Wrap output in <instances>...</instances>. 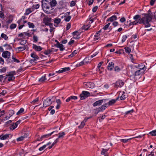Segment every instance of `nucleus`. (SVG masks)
<instances>
[{"instance_id": "473e14b6", "label": "nucleus", "mask_w": 156, "mask_h": 156, "mask_svg": "<svg viewBox=\"0 0 156 156\" xmlns=\"http://www.w3.org/2000/svg\"><path fill=\"white\" fill-rule=\"evenodd\" d=\"M14 111L13 110H10L9 112V116L8 117V118H10L11 116H12L14 114Z\"/></svg>"}, {"instance_id": "6e6d98bb", "label": "nucleus", "mask_w": 156, "mask_h": 156, "mask_svg": "<svg viewBox=\"0 0 156 156\" xmlns=\"http://www.w3.org/2000/svg\"><path fill=\"white\" fill-rule=\"evenodd\" d=\"M134 112V110L132 109L130 111H128L125 112L126 115H127L128 114H131L132 113Z\"/></svg>"}, {"instance_id": "052dcab7", "label": "nucleus", "mask_w": 156, "mask_h": 156, "mask_svg": "<svg viewBox=\"0 0 156 156\" xmlns=\"http://www.w3.org/2000/svg\"><path fill=\"white\" fill-rule=\"evenodd\" d=\"M46 147V145H43V146L40 147L39 149V150L40 151H42Z\"/></svg>"}, {"instance_id": "a18cd8bd", "label": "nucleus", "mask_w": 156, "mask_h": 156, "mask_svg": "<svg viewBox=\"0 0 156 156\" xmlns=\"http://www.w3.org/2000/svg\"><path fill=\"white\" fill-rule=\"evenodd\" d=\"M149 133L153 136H156V130L150 132Z\"/></svg>"}, {"instance_id": "c9c22d12", "label": "nucleus", "mask_w": 156, "mask_h": 156, "mask_svg": "<svg viewBox=\"0 0 156 156\" xmlns=\"http://www.w3.org/2000/svg\"><path fill=\"white\" fill-rule=\"evenodd\" d=\"M24 111V109L23 108H21L20 110L16 113V115H19L21 114Z\"/></svg>"}, {"instance_id": "20e7f679", "label": "nucleus", "mask_w": 156, "mask_h": 156, "mask_svg": "<svg viewBox=\"0 0 156 156\" xmlns=\"http://www.w3.org/2000/svg\"><path fill=\"white\" fill-rule=\"evenodd\" d=\"M16 74L15 71H12L9 73L6 76H8V80L9 81H12L15 79V77L13 76Z\"/></svg>"}, {"instance_id": "3c124183", "label": "nucleus", "mask_w": 156, "mask_h": 156, "mask_svg": "<svg viewBox=\"0 0 156 156\" xmlns=\"http://www.w3.org/2000/svg\"><path fill=\"white\" fill-rule=\"evenodd\" d=\"M127 36L126 35H124L122 37V42L123 43V42H124L125 41H126V38H127Z\"/></svg>"}, {"instance_id": "4468645a", "label": "nucleus", "mask_w": 156, "mask_h": 156, "mask_svg": "<svg viewBox=\"0 0 156 156\" xmlns=\"http://www.w3.org/2000/svg\"><path fill=\"white\" fill-rule=\"evenodd\" d=\"M103 102V100H100L95 102L93 104V106L95 107L98 105H101Z\"/></svg>"}, {"instance_id": "e433bc0d", "label": "nucleus", "mask_w": 156, "mask_h": 156, "mask_svg": "<svg viewBox=\"0 0 156 156\" xmlns=\"http://www.w3.org/2000/svg\"><path fill=\"white\" fill-rule=\"evenodd\" d=\"M103 63V62H101L99 63L98 65V66L97 68V71H99L100 70V67Z\"/></svg>"}, {"instance_id": "6ab92c4d", "label": "nucleus", "mask_w": 156, "mask_h": 156, "mask_svg": "<svg viewBox=\"0 0 156 156\" xmlns=\"http://www.w3.org/2000/svg\"><path fill=\"white\" fill-rule=\"evenodd\" d=\"M141 21L140 19L139 20H135L134 21L132 22H130L129 24V26H131L133 25H137L138 23L139 24H141L140 23V22Z\"/></svg>"}, {"instance_id": "09e8293b", "label": "nucleus", "mask_w": 156, "mask_h": 156, "mask_svg": "<svg viewBox=\"0 0 156 156\" xmlns=\"http://www.w3.org/2000/svg\"><path fill=\"white\" fill-rule=\"evenodd\" d=\"M60 19H56L54 20V22L57 24H59L61 21Z\"/></svg>"}, {"instance_id": "de8ad7c7", "label": "nucleus", "mask_w": 156, "mask_h": 156, "mask_svg": "<svg viewBox=\"0 0 156 156\" xmlns=\"http://www.w3.org/2000/svg\"><path fill=\"white\" fill-rule=\"evenodd\" d=\"M114 70L116 72H119L121 70V69L118 66H116L114 68Z\"/></svg>"}, {"instance_id": "603ef678", "label": "nucleus", "mask_w": 156, "mask_h": 156, "mask_svg": "<svg viewBox=\"0 0 156 156\" xmlns=\"http://www.w3.org/2000/svg\"><path fill=\"white\" fill-rule=\"evenodd\" d=\"M51 52V50H48L45 51L43 52V53L45 55H47L50 54Z\"/></svg>"}, {"instance_id": "a878e982", "label": "nucleus", "mask_w": 156, "mask_h": 156, "mask_svg": "<svg viewBox=\"0 0 156 156\" xmlns=\"http://www.w3.org/2000/svg\"><path fill=\"white\" fill-rule=\"evenodd\" d=\"M51 7L55 6L57 4V2L55 0H52L49 3Z\"/></svg>"}, {"instance_id": "bb28decb", "label": "nucleus", "mask_w": 156, "mask_h": 156, "mask_svg": "<svg viewBox=\"0 0 156 156\" xmlns=\"http://www.w3.org/2000/svg\"><path fill=\"white\" fill-rule=\"evenodd\" d=\"M28 48V46L27 45H25L22 47H20L16 48V49H20V51H23Z\"/></svg>"}, {"instance_id": "0e129e2a", "label": "nucleus", "mask_w": 156, "mask_h": 156, "mask_svg": "<svg viewBox=\"0 0 156 156\" xmlns=\"http://www.w3.org/2000/svg\"><path fill=\"white\" fill-rule=\"evenodd\" d=\"M126 98L125 96L123 94H122V95L120 97V99L121 100H124Z\"/></svg>"}, {"instance_id": "7c9ffc66", "label": "nucleus", "mask_w": 156, "mask_h": 156, "mask_svg": "<svg viewBox=\"0 0 156 156\" xmlns=\"http://www.w3.org/2000/svg\"><path fill=\"white\" fill-rule=\"evenodd\" d=\"M77 52H78V51H77L76 50H74L73 52H72V53H71V55H69V58L72 57L73 56L75 55H76L77 54Z\"/></svg>"}, {"instance_id": "c756f323", "label": "nucleus", "mask_w": 156, "mask_h": 156, "mask_svg": "<svg viewBox=\"0 0 156 156\" xmlns=\"http://www.w3.org/2000/svg\"><path fill=\"white\" fill-rule=\"evenodd\" d=\"M46 80V78H45V76H42L41 78L39 79V81L41 83H42Z\"/></svg>"}, {"instance_id": "2f4dec72", "label": "nucleus", "mask_w": 156, "mask_h": 156, "mask_svg": "<svg viewBox=\"0 0 156 156\" xmlns=\"http://www.w3.org/2000/svg\"><path fill=\"white\" fill-rule=\"evenodd\" d=\"M3 46L6 47V49L7 50H10L12 48L11 46L9 44H5L3 45Z\"/></svg>"}, {"instance_id": "c85d7f7f", "label": "nucleus", "mask_w": 156, "mask_h": 156, "mask_svg": "<svg viewBox=\"0 0 156 156\" xmlns=\"http://www.w3.org/2000/svg\"><path fill=\"white\" fill-rule=\"evenodd\" d=\"M16 125L14 123H13L9 127V128L11 130H13L14 129H15L16 128Z\"/></svg>"}, {"instance_id": "338daca9", "label": "nucleus", "mask_w": 156, "mask_h": 156, "mask_svg": "<svg viewBox=\"0 0 156 156\" xmlns=\"http://www.w3.org/2000/svg\"><path fill=\"white\" fill-rule=\"evenodd\" d=\"M99 38V37L98 34L97 35H95L94 38V41H96L98 40Z\"/></svg>"}, {"instance_id": "ddd939ff", "label": "nucleus", "mask_w": 156, "mask_h": 156, "mask_svg": "<svg viewBox=\"0 0 156 156\" xmlns=\"http://www.w3.org/2000/svg\"><path fill=\"white\" fill-rule=\"evenodd\" d=\"M57 43L56 44V47L58 48H60V50L61 51H63L65 50V48L63 47V45L61 44H60L58 41H57Z\"/></svg>"}, {"instance_id": "9b49d317", "label": "nucleus", "mask_w": 156, "mask_h": 156, "mask_svg": "<svg viewBox=\"0 0 156 156\" xmlns=\"http://www.w3.org/2000/svg\"><path fill=\"white\" fill-rule=\"evenodd\" d=\"M28 134L27 133L24 134L23 135L21 136L18 137L16 139V140L17 142L22 141L24 140L25 138H27L28 136Z\"/></svg>"}, {"instance_id": "4d7b16f0", "label": "nucleus", "mask_w": 156, "mask_h": 156, "mask_svg": "<svg viewBox=\"0 0 156 156\" xmlns=\"http://www.w3.org/2000/svg\"><path fill=\"white\" fill-rule=\"evenodd\" d=\"M110 24V23H108L107 25H105L103 28L105 30H107L108 29V27Z\"/></svg>"}, {"instance_id": "13d9d810", "label": "nucleus", "mask_w": 156, "mask_h": 156, "mask_svg": "<svg viewBox=\"0 0 156 156\" xmlns=\"http://www.w3.org/2000/svg\"><path fill=\"white\" fill-rule=\"evenodd\" d=\"M4 59L2 57H0V63L2 65L4 64Z\"/></svg>"}, {"instance_id": "8fccbe9b", "label": "nucleus", "mask_w": 156, "mask_h": 156, "mask_svg": "<svg viewBox=\"0 0 156 156\" xmlns=\"http://www.w3.org/2000/svg\"><path fill=\"white\" fill-rule=\"evenodd\" d=\"M33 39L34 42H37L38 41V38L37 36L34 35L33 37Z\"/></svg>"}, {"instance_id": "dca6fc26", "label": "nucleus", "mask_w": 156, "mask_h": 156, "mask_svg": "<svg viewBox=\"0 0 156 156\" xmlns=\"http://www.w3.org/2000/svg\"><path fill=\"white\" fill-rule=\"evenodd\" d=\"M73 38L74 39H78L80 37V34L77 31H75L73 33Z\"/></svg>"}, {"instance_id": "423d86ee", "label": "nucleus", "mask_w": 156, "mask_h": 156, "mask_svg": "<svg viewBox=\"0 0 156 156\" xmlns=\"http://www.w3.org/2000/svg\"><path fill=\"white\" fill-rule=\"evenodd\" d=\"M136 66L139 69L142 70V73H144L146 69V67H145V66L142 63L137 65Z\"/></svg>"}, {"instance_id": "f8f14e48", "label": "nucleus", "mask_w": 156, "mask_h": 156, "mask_svg": "<svg viewBox=\"0 0 156 156\" xmlns=\"http://www.w3.org/2000/svg\"><path fill=\"white\" fill-rule=\"evenodd\" d=\"M70 69L69 67H66L64 68H62L61 70H60L56 72V73H61L69 71Z\"/></svg>"}, {"instance_id": "f704fd0d", "label": "nucleus", "mask_w": 156, "mask_h": 156, "mask_svg": "<svg viewBox=\"0 0 156 156\" xmlns=\"http://www.w3.org/2000/svg\"><path fill=\"white\" fill-rule=\"evenodd\" d=\"M125 51L126 53H129L131 52V49L130 48L127 47H126L124 48Z\"/></svg>"}, {"instance_id": "412c9836", "label": "nucleus", "mask_w": 156, "mask_h": 156, "mask_svg": "<svg viewBox=\"0 0 156 156\" xmlns=\"http://www.w3.org/2000/svg\"><path fill=\"white\" fill-rule=\"evenodd\" d=\"M87 58H85L83 61L80 62L78 65V66H80L83 65L84 64H87V62H89V61H87Z\"/></svg>"}, {"instance_id": "2eb2a0df", "label": "nucleus", "mask_w": 156, "mask_h": 156, "mask_svg": "<svg viewBox=\"0 0 156 156\" xmlns=\"http://www.w3.org/2000/svg\"><path fill=\"white\" fill-rule=\"evenodd\" d=\"M33 48L35 50L37 51H40L42 49V48L40 46H38L36 45L33 44Z\"/></svg>"}, {"instance_id": "72a5a7b5", "label": "nucleus", "mask_w": 156, "mask_h": 156, "mask_svg": "<svg viewBox=\"0 0 156 156\" xmlns=\"http://www.w3.org/2000/svg\"><path fill=\"white\" fill-rule=\"evenodd\" d=\"M1 37L5 40H7L8 38L7 36L4 33L1 34Z\"/></svg>"}, {"instance_id": "0eeeda50", "label": "nucleus", "mask_w": 156, "mask_h": 156, "mask_svg": "<svg viewBox=\"0 0 156 156\" xmlns=\"http://www.w3.org/2000/svg\"><path fill=\"white\" fill-rule=\"evenodd\" d=\"M124 82L122 80H119L115 83V86L116 87H121L124 85Z\"/></svg>"}, {"instance_id": "aec40b11", "label": "nucleus", "mask_w": 156, "mask_h": 156, "mask_svg": "<svg viewBox=\"0 0 156 156\" xmlns=\"http://www.w3.org/2000/svg\"><path fill=\"white\" fill-rule=\"evenodd\" d=\"M9 134H6L5 135H1L0 136V139L1 140H5L9 137Z\"/></svg>"}, {"instance_id": "f257e3e1", "label": "nucleus", "mask_w": 156, "mask_h": 156, "mask_svg": "<svg viewBox=\"0 0 156 156\" xmlns=\"http://www.w3.org/2000/svg\"><path fill=\"white\" fill-rule=\"evenodd\" d=\"M144 17L140 19L141 21L140 23H143L145 25L146 27H148L151 26L149 22H151L152 19V17L149 14H143Z\"/></svg>"}, {"instance_id": "58836bf2", "label": "nucleus", "mask_w": 156, "mask_h": 156, "mask_svg": "<svg viewBox=\"0 0 156 156\" xmlns=\"http://www.w3.org/2000/svg\"><path fill=\"white\" fill-rule=\"evenodd\" d=\"M133 138H131L127 139H121L120 140V141L123 143H127L129 140H130Z\"/></svg>"}, {"instance_id": "6e6552de", "label": "nucleus", "mask_w": 156, "mask_h": 156, "mask_svg": "<svg viewBox=\"0 0 156 156\" xmlns=\"http://www.w3.org/2000/svg\"><path fill=\"white\" fill-rule=\"evenodd\" d=\"M10 52L7 51L3 52L2 54V56L5 58H9L10 56Z\"/></svg>"}, {"instance_id": "a211bd4d", "label": "nucleus", "mask_w": 156, "mask_h": 156, "mask_svg": "<svg viewBox=\"0 0 156 156\" xmlns=\"http://www.w3.org/2000/svg\"><path fill=\"white\" fill-rule=\"evenodd\" d=\"M55 132V131H53L50 133L43 135L41 137L40 139L42 140L43 139L46 138L50 136L51 135L53 134Z\"/></svg>"}, {"instance_id": "5701e85b", "label": "nucleus", "mask_w": 156, "mask_h": 156, "mask_svg": "<svg viewBox=\"0 0 156 156\" xmlns=\"http://www.w3.org/2000/svg\"><path fill=\"white\" fill-rule=\"evenodd\" d=\"M56 102L57 103V105L56 107V109H59L60 106V105L61 104V100L59 99H56Z\"/></svg>"}, {"instance_id": "864d4df0", "label": "nucleus", "mask_w": 156, "mask_h": 156, "mask_svg": "<svg viewBox=\"0 0 156 156\" xmlns=\"http://www.w3.org/2000/svg\"><path fill=\"white\" fill-rule=\"evenodd\" d=\"M16 25L15 24H12L10 25V28L11 29H12L15 28L16 27Z\"/></svg>"}, {"instance_id": "39448f33", "label": "nucleus", "mask_w": 156, "mask_h": 156, "mask_svg": "<svg viewBox=\"0 0 156 156\" xmlns=\"http://www.w3.org/2000/svg\"><path fill=\"white\" fill-rule=\"evenodd\" d=\"M52 102V101H51V99L49 98H47L43 102L44 106L46 107L50 105Z\"/></svg>"}, {"instance_id": "f3484780", "label": "nucleus", "mask_w": 156, "mask_h": 156, "mask_svg": "<svg viewBox=\"0 0 156 156\" xmlns=\"http://www.w3.org/2000/svg\"><path fill=\"white\" fill-rule=\"evenodd\" d=\"M114 66V64L113 62H109L107 66L108 69L110 71L112 70Z\"/></svg>"}, {"instance_id": "f03ea898", "label": "nucleus", "mask_w": 156, "mask_h": 156, "mask_svg": "<svg viewBox=\"0 0 156 156\" xmlns=\"http://www.w3.org/2000/svg\"><path fill=\"white\" fill-rule=\"evenodd\" d=\"M51 20V18L45 17L43 19V22L45 25H49L51 27L52 26V23H50Z\"/></svg>"}, {"instance_id": "c03bdc74", "label": "nucleus", "mask_w": 156, "mask_h": 156, "mask_svg": "<svg viewBox=\"0 0 156 156\" xmlns=\"http://www.w3.org/2000/svg\"><path fill=\"white\" fill-rule=\"evenodd\" d=\"M58 134L59 135L58 136V138H60L61 137H63L65 135V133L64 132H62V133H59Z\"/></svg>"}, {"instance_id": "a19ab883", "label": "nucleus", "mask_w": 156, "mask_h": 156, "mask_svg": "<svg viewBox=\"0 0 156 156\" xmlns=\"http://www.w3.org/2000/svg\"><path fill=\"white\" fill-rule=\"evenodd\" d=\"M109 148L108 149H103L101 152V154L102 155H105L106 153L108 150Z\"/></svg>"}, {"instance_id": "4c0bfd02", "label": "nucleus", "mask_w": 156, "mask_h": 156, "mask_svg": "<svg viewBox=\"0 0 156 156\" xmlns=\"http://www.w3.org/2000/svg\"><path fill=\"white\" fill-rule=\"evenodd\" d=\"M141 70L140 69H139L136 72H135L134 75L135 76H138L140 75L141 73H142L141 72H140V71Z\"/></svg>"}, {"instance_id": "cd10ccee", "label": "nucleus", "mask_w": 156, "mask_h": 156, "mask_svg": "<svg viewBox=\"0 0 156 156\" xmlns=\"http://www.w3.org/2000/svg\"><path fill=\"white\" fill-rule=\"evenodd\" d=\"M31 56L34 58V61L39 58V57L34 53H33L31 54Z\"/></svg>"}, {"instance_id": "7ed1b4c3", "label": "nucleus", "mask_w": 156, "mask_h": 156, "mask_svg": "<svg viewBox=\"0 0 156 156\" xmlns=\"http://www.w3.org/2000/svg\"><path fill=\"white\" fill-rule=\"evenodd\" d=\"M90 96V93L88 91H83L82 93L80 95V99L81 100H84L87 97Z\"/></svg>"}, {"instance_id": "49530a36", "label": "nucleus", "mask_w": 156, "mask_h": 156, "mask_svg": "<svg viewBox=\"0 0 156 156\" xmlns=\"http://www.w3.org/2000/svg\"><path fill=\"white\" fill-rule=\"evenodd\" d=\"M7 68L6 67H4L2 69H0V72L1 73H5L6 70Z\"/></svg>"}, {"instance_id": "774afa93", "label": "nucleus", "mask_w": 156, "mask_h": 156, "mask_svg": "<svg viewBox=\"0 0 156 156\" xmlns=\"http://www.w3.org/2000/svg\"><path fill=\"white\" fill-rule=\"evenodd\" d=\"M98 7L97 6H95L92 9V11L94 12H95L96 11Z\"/></svg>"}, {"instance_id": "b1692460", "label": "nucleus", "mask_w": 156, "mask_h": 156, "mask_svg": "<svg viewBox=\"0 0 156 156\" xmlns=\"http://www.w3.org/2000/svg\"><path fill=\"white\" fill-rule=\"evenodd\" d=\"M118 98L119 97H118L116 99H112L110 101L108 102V105L110 106L114 104L118 99Z\"/></svg>"}, {"instance_id": "ea45409f", "label": "nucleus", "mask_w": 156, "mask_h": 156, "mask_svg": "<svg viewBox=\"0 0 156 156\" xmlns=\"http://www.w3.org/2000/svg\"><path fill=\"white\" fill-rule=\"evenodd\" d=\"M140 16L139 15H137L134 16L133 18L134 20H139L140 19H141V18H140Z\"/></svg>"}, {"instance_id": "9d476101", "label": "nucleus", "mask_w": 156, "mask_h": 156, "mask_svg": "<svg viewBox=\"0 0 156 156\" xmlns=\"http://www.w3.org/2000/svg\"><path fill=\"white\" fill-rule=\"evenodd\" d=\"M85 83V85L87 88H93L95 87V85L93 83L91 82H87Z\"/></svg>"}, {"instance_id": "69168bd1", "label": "nucleus", "mask_w": 156, "mask_h": 156, "mask_svg": "<svg viewBox=\"0 0 156 156\" xmlns=\"http://www.w3.org/2000/svg\"><path fill=\"white\" fill-rule=\"evenodd\" d=\"M105 108L103 105L99 107V109H101L102 111H103L104 110H105Z\"/></svg>"}, {"instance_id": "680f3d73", "label": "nucleus", "mask_w": 156, "mask_h": 156, "mask_svg": "<svg viewBox=\"0 0 156 156\" xmlns=\"http://www.w3.org/2000/svg\"><path fill=\"white\" fill-rule=\"evenodd\" d=\"M71 27V24L70 23H68L67 24L66 27V30H67L69 29Z\"/></svg>"}, {"instance_id": "5fc2aeb1", "label": "nucleus", "mask_w": 156, "mask_h": 156, "mask_svg": "<svg viewBox=\"0 0 156 156\" xmlns=\"http://www.w3.org/2000/svg\"><path fill=\"white\" fill-rule=\"evenodd\" d=\"M40 5L39 4H37L36 5H34L33 6V8L35 9H38Z\"/></svg>"}, {"instance_id": "e2e57ef3", "label": "nucleus", "mask_w": 156, "mask_h": 156, "mask_svg": "<svg viewBox=\"0 0 156 156\" xmlns=\"http://www.w3.org/2000/svg\"><path fill=\"white\" fill-rule=\"evenodd\" d=\"M12 59L13 60L14 62H16L17 63H19L20 62V61L18 60L17 59L13 56L12 57Z\"/></svg>"}, {"instance_id": "1a4fd4ad", "label": "nucleus", "mask_w": 156, "mask_h": 156, "mask_svg": "<svg viewBox=\"0 0 156 156\" xmlns=\"http://www.w3.org/2000/svg\"><path fill=\"white\" fill-rule=\"evenodd\" d=\"M42 6L44 11H46L47 12H48L47 10L50 9V7L48 5L47 3H42Z\"/></svg>"}, {"instance_id": "79ce46f5", "label": "nucleus", "mask_w": 156, "mask_h": 156, "mask_svg": "<svg viewBox=\"0 0 156 156\" xmlns=\"http://www.w3.org/2000/svg\"><path fill=\"white\" fill-rule=\"evenodd\" d=\"M27 24L30 28H34V25L32 23L29 22L27 23Z\"/></svg>"}, {"instance_id": "37998d69", "label": "nucleus", "mask_w": 156, "mask_h": 156, "mask_svg": "<svg viewBox=\"0 0 156 156\" xmlns=\"http://www.w3.org/2000/svg\"><path fill=\"white\" fill-rule=\"evenodd\" d=\"M76 4V1H72L70 3V7H73Z\"/></svg>"}, {"instance_id": "4be33fe9", "label": "nucleus", "mask_w": 156, "mask_h": 156, "mask_svg": "<svg viewBox=\"0 0 156 156\" xmlns=\"http://www.w3.org/2000/svg\"><path fill=\"white\" fill-rule=\"evenodd\" d=\"M33 11L34 9L33 8H28L26 9V12L25 13V15H28Z\"/></svg>"}, {"instance_id": "bf43d9fd", "label": "nucleus", "mask_w": 156, "mask_h": 156, "mask_svg": "<svg viewBox=\"0 0 156 156\" xmlns=\"http://www.w3.org/2000/svg\"><path fill=\"white\" fill-rule=\"evenodd\" d=\"M71 19V16H69L67 17H66L65 19V20L66 22H68Z\"/></svg>"}, {"instance_id": "393cba45", "label": "nucleus", "mask_w": 156, "mask_h": 156, "mask_svg": "<svg viewBox=\"0 0 156 156\" xmlns=\"http://www.w3.org/2000/svg\"><path fill=\"white\" fill-rule=\"evenodd\" d=\"M117 19V17L115 15H114L111 16V17L109 18L108 19V21H110L111 22H112L114 20H115Z\"/></svg>"}]
</instances>
